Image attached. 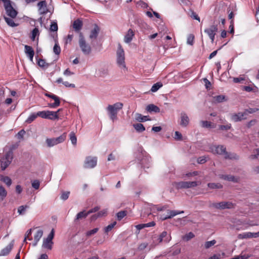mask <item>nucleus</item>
Returning <instances> with one entry per match:
<instances>
[{
  "instance_id": "1",
  "label": "nucleus",
  "mask_w": 259,
  "mask_h": 259,
  "mask_svg": "<svg viewBox=\"0 0 259 259\" xmlns=\"http://www.w3.org/2000/svg\"><path fill=\"white\" fill-rule=\"evenodd\" d=\"M123 107V104L117 102L113 105H109L107 108L110 118L114 122L117 119V112Z\"/></svg>"
},
{
  "instance_id": "2",
  "label": "nucleus",
  "mask_w": 259,
  "mask_h": 259,
  "mask_svg": "<svg viewBox=\"0 0 259 259\" xmlns=\"http://www.w3.org/2000/svg\"><path fill=\"white\" fill-rule=\"evenodd\" d=\"M211 150L213 154H224L226 159L238 158V156L236 154L228 153L226 151V148L223 145L213 146L211 148Z\"/></svg>"
},
{
  "instance_id": "3",
  "label": "nucleus",
  "mask_w": 259,
  "mask_h": 259,
  "mask_svg": "<svg viewBox=\"0 0 259 259\" xmlns=\"http://www.w3.org/2000/svg\"><path fill=\"white\" fill-rule=\"evenodd\" d=\"M153 243L151 244L152 248L155 247L158 243L164 241L167 243L171 240V236L167 234L166 231L162 232L158 236L155 235L153 237Z\"/></svg>"
},
{
  "instance_id": "4",
  "label": "nucleus",
  "mask_w": 259,
  "mask_h": 259,
  "mask_svg": "<svg viewBox=\"0 0 259 259\" xmlns=\"http://www.w3.org/2000/svg\"><path fill=\"white\" fill-rule=\"evenodd\" d=\"M78 44L83 54L88 55L91 53L92 48L90 45L87 43L81 32H79Z\"/></svg>"
},
{
  "instance_id": "5",
  "label": "nucleus",
  "mask_w": 259,
  "mask_h": 259,
  "mask_svg": "<svg viewBox=\"0 0 259 259\" xmlns=\"http://www.w3.org/2000/svg\"><path fill=\"white\" fill-rule=\"evenodd\" d=\"M117 63L119 67L127 70L125 63L124 52L120 45H119L117 51Z\"/></svg>"
},
{
  "instance_id": "6",
  "label": "nucleus",
  "mask_w": 259,
  "mask_h": 259,
  "mask_svg": "<svg viewBox=\"0 0 259 259\" xmlns=\"http://www.w3.org/2000/svg\"><path fill=\"white\" fill-rule=\"evenodd\" d=\"M67 133H64L57 138H48L46 139V143L49 147H53L58 144L63 143L66 139Z\"/></svg>"
},
{
  "instance_id": "7",
  "label": "nucleus",
  "mask_w": 259,
  "mask_h": 259,
  "mask_svg": "<svg viewBox=\"0 0 259 259\" xmlns=\"http://www.w3.org/2000/svg\"><path fill=\"white\" fill-rule=\"evenodd\" d=\"M13 158V153L9 150L5 155L4 158L1 162V166L2 170H5L11 163Z\"/></svg>"
},
{
  "instance_id": "8",
  "label": "nucleus",
  "mask_w": 259,
  "mask_h": 259,
  "mask_svg": "<svg viewBox=\"0 0 259 259\" xmlns=\"http://www.w3.org/2000/svg\"><path fill=\"white\" fill-rule=\"evenodd\" d=\"M6 4H5L4 8L7 15L12 18H15L18 14V12L13 8L11 1L6 0Z\"/></svg>"
},
{
  "instance_id": "9",
  "label": "nucleus",
  "mask_w": 259,
  "mask_h": 259,
  "mask_svg": "<svg viewBox=\"0 0 259 259\" xmlns=\"http://www.w3.org/2000/svg\"><path fill=\"white\" fill-rule=\"evenodd\" d=\"M235 204L231 202L222 201L219 203H212L209 206L217 209H224L234 208Z\"/></svg>"
},
{
  "instance_id": "10",
  "label": "nucleus",
  "mask_w": 259,
  "mask_h": 259,
  "mask_svg": "<svg viewBox=\"0 0 259 259\" xmlns=\"http://www.w3.org/2000/svg\"><path fill=\"white\" fill-rule=\"evenodd\" d=\"M200 184V182H185L182 181L176 183V187L178 189H187L196 187Z\"/></svg>"
},
{
  "instance_id": "11",
  "label": "nucleus",
  "mask_w": 259,
  "mask_h": 259,
  "mask_svg": "<svg viewBox=\"0 0 259 259\" xmlns=\"http://www.w3.org/2000/svg\"><path fill=\"white\" fill-rule=\"evenodd\" d=\"M97 163V157L88 156L85 158L83 166L85 168H92L96 166Z\"/></svg>"
},
{
  "instance_id": "12",
  "label": "nucleus",
  "mask_w": 259,
  "mask_h": 259,
  "mask_svg": "<svg viewBox=\"0 0 259 259\" xmlns=\"http://www.w3.org/2000/svg\"><path fill=\"white\" fill-rule=\"evenodd\" d=\"M218 28L217 25H212L208 28L205 29L204 31L207 34L209 37L211 39V42L214 40L215 35L218 31Z\"/></svg>"
},
{
  "instance_id": "13",
  "label": "nucleus",
  "mask_w": 259,
  "mask_h": 259,
  "mask_svg": "<svg viewBox=\"0 0 259 259\" xmlns=\"http://www.w3.org/2000/svg\"><path fill=\"white\" fill-rule=\"evenodd\" d=\"M45 96L49 98H52L55 101V102L53 103L48 104V107L51 108H55L60 106V101L59 98L58 96L51 93H46Z\"/></svg>"
},
{
  "instance_id": "14",
  "label": "nucleus",
  "mask_w": 259,
  "mask_h": 259,
  "mask_svg": "<svg viewBox=\"0 0 259 259\" xmlns=\"http://www.w3.org/2000/svg\"><path fill=\"white\" fill-rule=\"evenodd\" d=\"M247 113L246 111L244 112H239L232 114L231 116V119L234 122H238L242 120L245 119L247 118Z\"/></svg>"
},
{
  "instance_id": "15",
  "label": "nucleus",
  "mask_w": 259,
  "mask_h": 259,
  "mask_svg": "<svg viewBox=\"0 0 259 259\" xmlns=\"http://www.w3.org/2000/svg\"><path fill=\"white\" fill-rule=\"evenodd\" d=\"M184 213L183 211H178V210H167V214H162L161 215L160 218L162 220H165L168 219H170L178 214Z\"/></svg>"
},
{
  "instance_id": "16",
  "label": "nucleus",
  "mask_w": 259,
  "mask_h": 259,
  "mask_svg": "<svg viewBox=\"0 0 259 259\" xmlns=\"http://www.w3.org/2000/svg\"><path fill=\"white\" fill-rule=\"evenodd\" d=\"M38 10L40 15L46 14L48 12L47 8V3L46 1H41L39 2L37 5Z\"/></svg>"
},
{
  "instance_id": "17",
  "label": "nucleus",
  "mask_w": 259,
  "mask_h": 259,
  "mask_svg": "<svg viewBox=\"0 0 259 259\" xmlns=\"http://www.w3.org/2000/svg\"><path fill=\"white\" fill-rule=\"evenodd\" d=\"M190 119L188 116L184 112H182L180 115V125L186 127L189 123Z\"/></svg>"
},
{
  "instance_id": "18",
  "label": "nucleus",
  "mask_w": 259,
  "mask_h": 259,
  "mask_svg": "<svg viewBox=\"0 0 259 259\" xmlns=\"http://www.w3.org/2000/svg\"><path fill=\"white\" fill-rule=\"evenodd\" d=\"M24 49L25 54L29 57V60L32 62L34 55V52L33 49L31 47L28 45H25Z\"/></svg>"
},
{
  "instance_id": "19",
  "label": "nucleus",
  "mask_w": 259,
  "mask_h": 259,
  "mask_svg": "<svg viewBox=\"0 0 259 259\" xmlns=\"http://www.w3.org/2000/svg\"><path fill=\"white\" fill-rule=\"evenodd\" d=\"M134 36V31L132 29H129L124 36V41L127 44L130 43L133 40Z\"/></svg>"
},
{
  "instance_id": "20",
  "label": "nucleus",
  "mask_w": 259,
  "mask_h": 259,
  "mask_svg": "<svg viewBox=\"0 0 259 259\" xmlns=\"http://www.w3.org/2000/svg\"><path fill=\"white\" fill-rule=\"evenodd\" d=\"M82 21L79 19H77L74 21L72 24L73 28L77 32H80V30L82 29Z\"/></svg>"
},
{
  "instance_id": "21",
  "label": "nucleus",
  "mask_w": 259,
  "mask_h": 259,
  "mask_svg": "<svg viewBox=\"0 0 259 259\" xmlns=\"http://www.w3.org/2000/svg\"><path fill=\"white\" fill-rule=\"evenodd\" d=\"M14 246V242L12 241L9 245H8L6 247L3 248L0 253L1 255L5 256L9 254V253L12 250Z\"/></svg>"
},
{
  "instance_id": "22",
  "label": "nucleus",
  "mask_w": 259,
  "mask_h": 259,
  "mask_svg": "<svg viewBox=\"0 0 259 259\" xmlns=\"http://www.w3.org/2000/svg\"><path fill=\"white\" fill-rule=\"evenodd\" d=\"M100 29L99 27L97 25H94V29L91 31L90 34V38L92 39H96L98 37V34L100 32Z\"/></svg>"
},
{
  "instance_id": "23",
  "label": "nucleus",
  "mask_w": 259,
  "mask_h": 259,
  "mask_svg": "<svg viewBox=\"0 0 259 259\" xmlns=\"http://www.w3.org/2000/svg\"><path fill=\"white\" fill-rule=\"evenodd\" d=\"M146 110L149 112H154L155 113H158L160 112L159 108L154 104L148 105L146 107Z\"/></svg>"
},
{
  "instance_id": "24",
  "label": "nucleus",
  "mask_w": 259,
  "mask_h": 259,
  "mask_svg": "<svg viewBox=\"0 0 259 259\" xmlns=\"http://www.w3.org/2000/svg\"><path fill=\"white\" fill-rule=\"evenodd\" d=\"M48 117L47 119L51 120H55L59 118L58 114H57V112L55 111L48 110Z\"/></svg>"
},
{
  "instance_id": "25",
  "label": "nucleus",
  "mask_w": 259,
  "mask_h": 259,
  "mask_svg": "<svg viewBox=\"0 0 259 259\" xmlns=\"http://www.w3.org/2000/svg\"><path fill=\"white\" fill-rule=\"evenodd\" d=\"M4 18L7 23V24L11 27H16L18 25L17 24L15 23L14 19L12 18H8L6 16H4Z\"/></svg>"
},
{
  "instance_id": "26",
  "label": "nucleus",
  "mask_w": 259,
  "mask_h": 259,
  "mask_svg": "<svg viewBox=\"0 0 259 259\" xmlns=\"http://www.w3.org/2000/svg\"><path fill=\"white\" fill-rule=\"evenodd\" d=\"M43 234V232L41 230H38L36 234H35L34 236V245H35L37 242L39 241L40 239L41 238Z\"/></svg>"
},
{
  "instance_id": "27",
  "label": "nucleus",
  "mask_w": 259,
  "mask_h": 259,
  "mask_svg": "<svg viewBox=\"0 0 259 259\" xmlns=\"http://www.w3.org/2000/svg\"><path fill=\"white\" fill-rule=\"evenodd\" d=\"M53 244V242H52V241H49L46 239L45 240H44L42 247L44 248L51 250L52 248Z\"/></svg>"
},
{
  "instance_id": "28",
  "label": "nucleus",
  "mask_w": 259,
  "mask_h": 259,
  "mask_svg": "<svg viewBox=\"0 0 259 259\" xmlns=\"http://www.w3.org/2000/svg\"><path fill=\"white\" fill-rule=\"evenodd\" d=\"M201 126L205 128H214L215 127V125L212 124V123L210 121H201Z\"/></svg>"
},
{
  "instance_id": "29",
  "label": "nucleus",
  "mask_w": 259,
  "mask_h": 259,
  "mask_svg": "<svg viewBox=\"0 0 259 259\" xmlns=\"http://www.w3.org/2000/svg\"><path fill=\"white\" fill-rule=\"evenodd\" d=\"M0 180L5 183L8 187L10 186L12 184V180L8 176L0 177Z\"/></svg>"
},
{
  "instance_id": "30",
  "label": "nucleus",
  "mask_w": 259,
  "mask_h": 259,
  "mask_svg": "<svg viewBox=\"0 0 259 259\" xmlns=\"http://www.w3.org/2000/svg\"><path fill=\"white\" fill-rule=\"evenodd\" d=\"M238 238L240 239L251 238L252 233L251 232H246L238 235Z\"/></svg>"
},
{
  "instance_id": "31",
  "label": "nucleus",
  "mask_w": 259,
  "mask_h": 259,
  "mask_svg": "<svg viewBox=\"0 0 259 259\" xmlns=\"http://www.w3.org/2000/svg\"><path fill=\"white\" fill-rule=\"evenodd\" d=\"M133 126H134L135 129L138 132L141 133V132H144L145 130V127L144 126L143 124H142V123H138L134 124L133 125Z\"/></svg>"
},
{
  "instance_id": "32",
  "label": "nucleus",
  "mask_w": 259,
  "mask_h": 259,
  "mask_svg": "<svg viewBox=\"0 0 259 259\" xmlns=\"http://www.w3.org/2000/svg\"><path fill=\"white\" fill-rule=\"evenodd\" d=\"M207 186L210 189H221L223 188V185L220 183H209L207 184Z\"/></svg>"
},
{
  "instance_id": "33",
  "label": "nucleus",
  "mask_w": 259,
  "mask_h": 259,
  "mask_svg": "<svg viewBox=\"0 0 259 259\" xmlns=\"http://www.w3.org/2000/svg\"><path fill=\"white\" fill-rule=\"evenodd\" d=\"M37 64L39 66L43 68H47L49 64L46 62L45 60L41 59H39L37 60Z\"/></svg>"
},
{
  "instance_id": "34",
  "label": "nucleus",
  "mask_w": 259,
  "mask_h": 259,
  "mask_svg": "<svg viewBox=\"0 0 259 259\" xmlns=\"http://www.w3.org/2000/svg\"><path fill=\"white\" fill-rule=\"evenodd\" d=\"M89 215L88 212L85 210L82 211L78 213L76 215V220H80L85 218Z\"/></svg>"
},
{
  "instance_id": "35",
  "label": "nucleus",
  "mask_w": 259,
  "mask_h": 259,
  "mask_svg": "<svg viewBox=\"0 0 259 259\" xmlns=\"http://www.w3.org/2000/svg\"><path fill=\"white\" fill-rule=\"evenodd\" d=\"M37 113H33L31 114L29 117L27 118L25 122L27 123H31L33 122L37 117Z\"/></svg>"
},
{
  "instance_id": "36",
  "label": "nucleus",
  "mask_w": 259,
  "mask_h": 259,
  "mask_svg": "<svg viewBox=\"0 0 259 259\" xmlns=\"http://www.w3.org/2000/svg\"><path fill=\"white\" fill-rule=\"evenodd\" d=\"M221 178L225 180H228L229 181H237V179L231 175H222Z\"/></svg>"
},
{
  "instance_id": "37",
  "label": "nucleus",
  "mask_w": 259,
  "mask_h": 259,
  "mask_svg": "<svg viewBox=\"0 0 259 259\" xmlns=\"http://www.w3.org/2000/svg\"><path fill=\"white\" fill-rule=\"evenodd\" d=\"M136 118L138 121L140 122H143L149 120L148 116H143L141 114H137Z\"/></svg>"
},
{
  "instance_id": "38",
  "label": "nucleus",
  "mask_w": 259,
  "mask_h": 259,
  "mask_svg": "<svg viewBox=\"0 0 259 259\" xmlns=\"http://www.w3.org/2000/svg\"><path fill=\"white\" fill-rule=\"evenodd\" d=\"M162 86V83L157 82L152 85V87L151 89V91L152 92H155L157 91H158Z\"/></svg>"
},
{
  "instance_id": "39",
  "label": "nucleus",
  "mask_w": 259,
  "mask_h": 259,
  "mask_svg": "<svg viewBox=\"0 0 259 259\" xmlns=\"http://www.w3.org/2000/svg\"><path fill=\"white\" fill-rule=\"evenodd\" d=\"M69 137L72 144L74 145H76L77 143V138L74 133L73 132H71Z\"/></svg>"
},
{
  "instance_id": "40",
  "label": "nucleus",
  "mask_w": 259,
  "mask_h": 259,
  "mask_svg": "<svg viewBox=\"0 0 259 259\" xmlns=\"http://www.w3.org/2000/svg\"><path fill=\"white\" fill-rule=\"evenodd\" d=\"M194 234L192 232H189L183 236L182 239L186 241H188L194 238Z\"/></svg>"
},
{
  "instance_id": "41",
  "label": "nucleus",
  "mask_w": 259,
  "mask_h": 259,
  "mask_svg": "<svg viewBox=\"0 0 259 259\" xmlns=\"http://www.w3.org/2000/svg\"><path fill=\"white\" fill-rule=\"evenodd\" d=\"M53 52L56 55H59L61 52V48L58 42H56L53 48Z\"/></svg>"
},
{
  "instance_id": "42",
  "label": "nucleus",
  "mask_w": 259,
  "mask_h": 259,
  "mask_svg": "<svg viewBox=\"0 0 259 259\" xmlns=\"http://www.w3.org/2000/svg\"><path fill=\"white\" fill-rule=\"evenodd\" d=\"M116 222L114 221L113 223H112L111 224L108 225L107 227H106L104 228L105 232L107 233L108 232L110 231L114 228V227L116 225Z\"/></svg>"
},
{
  "instance_id": "43",
  "label": "nucleus",
  "mask_w": 259,
  "mask_h": 259,
  "mask_svg": "<svg viewBox=\"0 0 259 259\" xmlns=\"http://www.w3.org/2000/svg\"><path fill=\"white\" fill-rule=\"evenodd\" d=\"M127 212L125 210L120 211L118 212L116 215L118 221H120L126 215Z\"/></svg>"
},
{
  "instance_id": "44",
  "label": "nucleus",
  "mask_w": 259,
  "mask_h": 259,
  "mask_svg": "<svg viewBox=\"0 0 259 259\" xmlns=\"http://www.w3.org/2000/svg\"><path fill=\"white\" fill-rule=\"evenodd\" d=\"M7 192L5 188L2 186H0V196L2 197V199L3 200L7 196Z\"/></svg>"
},
{
  "instance_id": "45",
  "label": "nucleus",
  "mask_w": 259,
  "mask_h": 259,
  "mask_svg": "<svg viewBox=\"0 0 259 259\" xmlns=\"http://www.w3.org/2000/svg\"><path fill=\"white\" fill-rule=\"evenodd\" d=\"M36 113H37V116L40 117L42 118L47 119L48 111H38Z\"/></svg>"
},
{
  "instance_id": "46",
  "label": "nucleus",
  "mask_w": 259,
  "mask_h": 259,
  "mask_svg": "<svg viewBox=\"0 0 259 259\" xmlns=\"http://www.w3.org/2000/svg\"><path fill=\"white\" fill-rule=\"evenodd\" d=\"M216 243V241L215 240H212L210 241H207L204 244V247L206 249H208L211 247L212 246L214 245Z\"/></svg>"
},
{
  "instance_id": "47",
  "label": "nucleus",
  "mask_w": 259,
  "mask_h": 259,
  "mask_svg": "<svg viewBox=\"0 0 259 259\" xmlns=\"http://www.w3.org/2000/svg\"><path fill=\"white\" fill-rule=\"evenodd\" d=\"M58 29V24L56 22H52L50 26V30L51 31H57Z\"/></svg>"
},
{
  "instance_id": "48",
  "label": "nucleus",
  "mask_w": 259,
  "mask_h": 259,
  "mask_svg": "<svg viewBox=\"0 0 259 259\" xmlns=\"http://www.w3.org/2000/svg\"><path fill=\"white\" fill-rule=\"evenodd\" d=\"M214 99L215 101H216L218 103H220L225 100V97L224 95H219V96L214 97Z\"/></svg>"
},
{
  "instance_id": "49",
  "label": "nucleus",
  "mask_w": 259,
  "mask_h": 259,
  "mask_svg": "<svg viewBox=\"0 0 259 259\" xmlns=\"http://www.w3.org/2000/svg\"><path fill=\"white\" fill-rule=\"evenodd\" d=\"M99 230V229L98 228H96L93 229V230H91L90 231H89L87 232L86 233V236H90L91 235H93L95 234H96Z\"/></svg>"
},
{
  "instance_id": "50",
  "label": "nucleus",
  "mask_w": 259,
  "mask_h": 259,
  "mask_svg": "<svg viewBox=\"0 0 259 259\" xmlns=\"http://www.w3.org/2000/svg\"><path fill=\"white\" fill-rule=\"evenodd\" d=\"M105 214H106V210L101 211H100V212H99L98 213L97 215H93L92 217V220H95L98 217L103 216V215H104Z\"/></svg>"
},
{
  "instance_id": "51",
  "label": "nucleus",
  "mask_w": 259,
  "mask_h": 259,
  "mask_svg": "<svg viewBox=\"0 0 259 259\" xmlns=\"http://www.w3.org/2000/svg\"><path fill=\"white\" fill-rule=\"evenodd\" d=\"M194 39V35L193 34H190L187 37V44L193 45Z\"/></svg>"
},
{
  "instance_id": "52",
  "label": "nucleus",
  "mask_w": 259,
  "mask_h": 259,
  "mask_svg": "<svg viewBox=\"0 0 259 259\" xmlns=\"http://www.w3.org/2000/svg\"><path fill=\"white\" fill-rule=\"evenodd\" d=\"M40 186V183L38 180H34L32 182V186L33 188L38 189Z\"/></svg>"
},
{
  "instance_id": "53",
  "label": "nucleus",
  "mask_w": 259,
  "mask_h": 259,
  "mask_svg": "<svg viewBox=\"0 0 259 259\" xmlns=\"http://www.w3.org/2000/svg\"><path fill=\"white\" fill-rule=\"evenodd\" d=\"M231 128V124L230 123L227 125H221L219 126V129L221 130L227 131Z\"/></svg>"
},
{
  "instance_id": "54",
  "label": "nucleus",
  "mask_w": 259,
  "mask_h": 259,
  "mask_svg": "<svg viewBox=\"0 0 259 259\" xmlns=\"http://www.w3.org/2000/svg\"><path fill=\"white\" fill-rule=\"evenodd\" d=\"M31 233H32V229H30L29 230H28L25 235V237H24V241H26L27 239L29 240H32V238H29V237L31 235Z\"/></svg>"
},
{
  "instance_id": "55",
  "label": "nucleus",
  "mask_w": 259,
  "mask_h": 259,
  "mask_svg": "<svg viewBox=\"0 0 259 259\" xmlns=\"http://www.w3.org/2000/svg\"><path fill=\"white\" fill-rule=\"evenodd\" d=\"M69 192H63L61 196V199L64 200H67L69 197Z\"/></svg>"
},
{
  "instance_id": "56",
  "label": "nucleus",
  "mask_w": 259,
  "mask_h": 259,
  "mask_svg": "<svg viewBox=\"0 0 259 259\" xmlns=\"http://www.w3.org/2000/svg\"><path fill=\"white\" fill-rule=\"evenodd\" d=\"M174 138L177 140H182V135L179 132L176 131L175 133Z\"/></svg>"
},
{
  "instance_id": "57",
  "label": "nucleus",
  "mask_w": 259,
  "mask_h": 259,
  "mask_svg": "<svg viewBox=\"0 0 259 259\" xmlns=\"http://www.w3.org/2000/svg\"><path fill=\"white\" fill-rule=\"evenodd\" d=\"M27 207L28 206L27 205H21L19 206V208H18V212H19V214L23 213Z\"/></svg>"
},
{
  "instance_id": "58",
  "label": "nucleus",
  "mask_w": 259,
  "mask_h": 259,
  "mask_svg": "<svg viewBox=\"0 0 259 259\" xmlns=\"http://www.w3.org/2000/svg\"><path fill=\"white\" fill-rule=\"evenodd\" d=\"M206 157L205 156L200 157L197 159V162L200 164H203L206 162Z\"/></svg>"
},
{
  "instance_id": "59",
  "label": "nucleus",
  "mask_w": 259,
  "mask_h": 259,
  "mask_svg": "<svg viewBox=\"0 0 259 259\" xmlns=\"http://www.w3.org/2000/svg\"><path fill=\"white\" fill-rule=\"evenodd\" d=\"M54 236V229H52L51 233L48 235V237L46 238V239L49 240V241H52L53 238Z\"/></svg>"
},
{
  "instance_id": "60",
  "label": "nucleus",
  "mask_w": 259,
  "mask_h": 259,
  "mask_svg": "<svg viewBox=\"0 0 259 259\" xmlns=\"http://www.w3.org/2000/svg\"><path fill=\"white\" fill-rule=\"evenodd\" d=\"M191 17H192L194 19H195L196 20H198L199 22H200V18L198 16V15L195 13L194 12V11H192V13H191Z\"/></svg>"
},
{
  "instance_id": "61",
  "label": "nucleus",
  "mask_w": 259,
  "mask_h": 259,
  "mask_svg": "<svg viewBox=\"0 0 259 259\" xmlns=\"http://www.w3.org/2000/svg\"><path fill=\"white\" fill-rule=\"evenodd\" d=\"M204 83H205V85L206 88L207 90L208 89H210V86H211L210 82L207 78H204Z\"/></svg>"
},
{
  "instance_id": "62",
  "label": "nucleus",
  "mask_w": 259,
  "mask_h": 259,
  "mask_svg": "<svg viewBox=\"0 0 259 259\" xmlns=\"http://www.w3.org/2000/svg\"><path fill=\"white\" fill-rule=\"evenodd\" d=\"M25 134V131L24 130L20 131L17 134L18 139H22Z\"/></svg>"
},
{
  "instance_id": "63",
  "label": "nucleus",
  "mask_w": 259,
  "mask_h": 259,
  "mask_svg": "<svg viewBox=\"0 0 259 259\" xmlns=\"http://www.w3.org/2000/svg\"><path fill=\"white\" fill-rule=\"evenodd\" d=\"M256 122V120L253 119L250 120L249 122H248L247 124V127L248 128L251 127L252 126L255 124V123Z\"/></svg>"
},
{
  "instance_id": "64",
  "label": "nucleus",
  "mask_w": 259,
  "mask_h": 259,
  "mask_svg": "<svg viewBox=\"0 0 259 259\" xmlns=\"http://www.w3.org/2000/svg\"><path fill=\"white\" fill-rule=\"evenodd\" d=\"M220 258L221 255L220 254H216L210 256L208 259H220Z\"/></svg>"
}]
</instances>
